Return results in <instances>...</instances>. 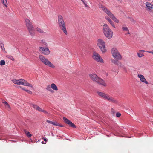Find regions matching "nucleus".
<instances>
[{"instance_id":"nucleus-17","label":"nucleus","mask_w":153,"mask_h":153,"mask_svg":"<svg viewBox=\"0 0 153 153\" xmlns=\"http://www.w3.org/2000/svg\"><path fill=\"white\" fill-rule=\"evenodd\" d=\"M28 30L30 35L33 36L35 34V30L33 27L28 29Z\"/></svg>"},{"instance_id":"nucleus-18","label":"nucleus","mask_w":153,"mask_h":153,"mask_svg":"<svg viewBox=\"0 0 153 153\" xmlns=\"http://www.w3.org/2000/svg\"><path fill=\"white\" fill-rule=\"evenodd\" d=\"M105 19L107 20L111 24V26L114 28H115L116 27L114 25V22H113L111 20L110 18L108 17L105 16Z\"/></svg>"},{"instance_id":"nucleus-31","label":"nucleus","mask_w":153,"mask_h":153,"mask_svg":"<svg viewBox=\"0 0 153 153\" xmlns=\"http://www.w3.org/2000/svg\"><path fill=\"white\" fill-rule=\"evenodd\" d=\"M5 105V107H6V108L7 109H8V110H10V109H11L10 107L9 104L8 103L6 105Z\"/></svg>"},{"instance_id":"nucleus-1","label":"nucleus","mask_w":153,"mask_h":153,"mask_svg":"<svg viewBox=\"0 0 153 153\" xmlns=\"http://www.w3.org/2000/svg\"><path fill=\"white\" fill-rule=\"evenodd\" d=\"M58 24L60 30L62 31L64 34L67 35V31L65 25V22L62 16L59 15L58 16Z\"/></svg>"},{"instance_id":"nucleus-8","label":"nucleus","mask_w":153,"mask_h":153,"mask_svg":"<svg viewBox=\"0 0 153 153\" xmlns=\"http://www.w3.org/2000/svg\"><path fill=\"white\" fill-rule=\"evenodd\" d=\"M92 58L95 61L100 63H104V61L100 55L94 51L92 55Z\"/></svg>"},{"instance_id":"nucleus-34","label":"nucleus","mask_w":153,"mask_h":153,"mask_svg":"<svg viewBox=\"0 0 153 153\" xmlns=\"http://www.w3.org/2000/svg\"><path fill=\"white\" fill-rule=\"evenodd\" d=\"M111 62L114 63V64H117V61L114 60V59H112L111 60Z\"/></svg>"},{"instance_id":"nucleus-7","label":"nucleus","mask_w":153,"mask_h":153,"mask_svg":"<svg viewBox=\"0 0 153 153\" xmlns=\"http://www.w3.org/2000/svg\"><path fill=\"white\" fill-rule=\"evenodd\" d=\"M111 52L113 56L115 59L121 60V59L122 56L116 48H112L111 50Z\"/></svg>"},{"instance_id":"nucleus-48","label":"nucleus","mask_w":153,"mask_h":153,"mask_svg":"<svg viewBox=\"0 0 153 153\" xmlns=\"http://www.w3.org/2000/svg\"><path fill=\"white\" fill-rule=\"evenodd\" d=\"M42 143H43V144H45V143H46L45 142V143H43V142H42Z\"/></svg>"},{"instance_id":"nucleus-2","label":"nucleus","mask_w":153,"mask_h":153,"mask_svg":"<svg viewBox=\"0 0 153 153\" xmlns=\"http://www.w3.org/2000/svg\"><path fill=\"white\" fill-rule=\"evenodd\" d=\"M103 32L105 37L108 39H111L113 36V32L107 24H104L102 28Z\"/></svg>"},{"instance_id":"nucleus-44","label":"nucleus","mask_w":153,"mask_h":153,"mask_svg":"<svg viewBox=\"0 0 153 153\" xmlns=\"http://www.w3.org/2000/svg\"><path fill=\"white\" fill-rule=\"evenodd\" d=\"M57 126H59L61 127H62L63 126L62 125H60L59 123V125H58Z\"/></svg>"},{"instance_id":"nucleus-32","label":"nucleus","mask_w":153,"mask_h":153,"mask_svg":"<svg viewBox=\"0 0 153 153\" xmlns=\"http://www.w3.org/2000/svg\"><path fill=\"white\" fill-rule=\"evenodd\" d=\"M137 54L138 57H141L144 56L143 54H140L138 53H137Z\"/></svg>"},{"instance_id":"nucleus-30","label":"nucleus","mask_w":153,"mask_h":153,"mask_svg":"<svg viewBox=\"0 0 153 153\" xmlns=\"http://www.w3.org/2000/svg\"><path fill=\"white\" fill-rule=\"evenodd\" d=\"M5 64V62L4 60H1L0 61V65L1 66L4 65Z\"/></svg>"},{"instance_id":"nucleus-9","label":"nucleus","mask_w":153,"mask_h":153,"mask_svg":"<svg viewBox=\"0 0 153 153\" xmlns=\"http://www.w3.org/2000/svg\"><path fill=\"white\" fill-rule=\"evenodd\" d=\"M39 51L44 55H48L50 54V51L48 47H40L39 48Z\"/></svg>"},{"instance_id":"nucleus-21","label":"nucleus","mask_w":153,"mask_h":153,"mask_svg":"<svg viewBox=\"0 0 153 153\" xmlns=\"http://www.w3.org/2000/svg\"><path fill=\"white\" fill-rule=\"evenodd\" d=\"M51 88L55 91H57L58 88L56 85L54 83H52L51 85Z\"/></svg>"},{"instance_id":"nucleus-22","label":"nucleus","mask_w":153,"mask_h":153,"mask_svg":"<svg viewBox=\"0 0 153 153\" xmlns=\"http://www.w3.org/2000/svg\"><path fill=\"white\" fill-rule=\"evenodd\" d=\"M25 133L26 135L28 137L30 138L31 137L32 135L30 134V133L27 131L25 129L24 130Z\"/></svg>"},{"instance_id":"nucleus-3","label":"nucleus","mask_w":153,"mask_h":153,"mask_svg":"<svg viewBox=\"0 0 153 153\" xmlns=\"http://www.w3.org/2000/svg\"><path fill=\"white\" fill-rule=\"evenodd\" d=\"M90 77L91 79L97 83L102 85L104 86H106V84L104 81L101 78H99L95 74H89Z\"/></svg>"},{"instance_id":"nucleus-37","label":"nucleus","mask_w":153,"mask_h":153,"mask_svg":"<svg viewBox=\"0 0 153 153\" xmlns=\"http://www.w3.org/2000/svg\"><path fill=\"white\" fill-rule=\"evenodd\" d=\"M0 45H1V48L3 50L4 49V50L5 49V48L4 47V46L3 44H0Z\"/></svg>"},{"instance_id":"nucleus-40","label":"nucleus","mask_w":153,"mask_h":153,"mask_svg":"<svg viewBox=\"0 0 153 153\" xmlns=\"http://www.w3.org/2000/svg\"><path fill=\"white\" fill-rule=\"evenodd\" d=\"M2 103L4 104V105H6L7 104H8L7 102L6 101L2 102Z\"/></svg>"},{"instance_id":"nucleus-42","label":"nucleus","mask_w":153,"mask_h":153,"mask_svg":"<svg viewBox=\"0 0 153 153\" xmlns=\"http://www.w3.org/2000/svg\"><path fill=\"white\" fill-rule=\"evenodd\" d=\"M147 52L149 53H151L153 54V50L151 51H147Z\"/></svg>"},{"instance_id":"nucleus-11","label":"nucleus","mask_w":153,"mask_h":153,"mask_svg":"<svg viewBox=\"0 0 153 153\" xmlns=\"http://www.w3.org/2000/svg\"><path fill=\"white\" fill-rule=\"evenodd\" d=\"M99 8H101L102 10L109 16H110L112 14L108 9L102 5H100Z\"/></svg>"},{"instance_id":"nucleus-38","label":"nucleus","mask_w":153,"mask_h":153,"mask_svg":"<svg viewBox=\"0 0 153 153\" xmlns=\"http://www.w3.org/2000/svg\"><path fill=\"white\" fill-rule=\"evenodd\" d=\"M42 112L43 113H44V114H48V113L47 112V111L45 110H42Z\"/></svg>"},{"instance_id":"nucleus-46","label":"nucleus","mask_w":153,"mask_h":153,"mask_svg":"<svg viewBox=\"0 0 153 153\" xmlns=\"http://www.w3.org/2000/svg\"><path fill=\"white\" fill-rule=\"evenodd\" d=\"M20 87V88H22V90H24L25 91V90H26L25 89H24V88H22L21 87Z\"/></svg>"},{"instance_id":"nucleus-29","label":"nucleus","mask_w":153,"mask_h":153,"mask_svg":"<svg viewBox=\"0 0 153 153\" xmlns=\"http://www.w3.org/2000/svg\"><path fill=\"white\" fill-rule=\"evenodd\" d=\"M2 3L4 5L6 8L7 7V0H5L2 2Z\"/></svg>"},{"instance_id":"nucleus-43","label":"nucleus","mask_w":153,"mask_h":153,"mask_svg":"<svg viewBox=\"0 0 153 153\" xmlns=\"http://www.w3.org/2000/svg\"><path fill=\"white\" fill-rule=\"evenodd\" d=\"M43 139L44 140V141H45L46 142H47V139L46 138H43Z\"/></svg>"},{"instance_id":"nucleus-24","label":"nucleus","mask_w":153,"mask_h":153,"mask_svg":"<svg viewBox=\"0 0 153 153\" xmlns=\"http://www.w3.org/2000/svg\"><path fill=\"white\" fill-rule=\"evenodd\" d=\"M120 67L122 68V69L126 73L127 72V69L126 68V67L124 65H122L121 63H120Z\"/></svg>"},{"instance_id":"nucleus-49","label":"nucleus","mask_w":153,"mask_h":153,"mask_svg":"<svg viewBox=\"0 0 153 153\" xmlns=\"http://www.w3.org/2000/svg\"><path fill=\"white\" fill-rule=\"evenodd\" d=\"M128 33L127 34H129L130 33L129 32V31L128 30Z\"/></svg>"},{"instance_id":"nucleus-12","label":"nucleus","mask_w":153,"mask_h":153,"mask_svg":"<svg viewBox=\"0 0 153 153\" xmlns=\"http://www.w3.org/2000/svg\"><path fill=\"white\" fill-rule=\"evenodd\" d=\"M106 100L111 103L115 104H117L118 103L117 100L115 99L110 96L109 95H108Z\"/></svg>"},{"instance_id":"nucleus-19","label":"nucleus","mask_w":153,"mask_h":153,"mask_svg":"<svg viewBox=\"0 0 153 153\" xmlns=\"http://www.w3.org/2000/svg\"><path fill=\"white\" fill-rule=\"evenodd\" d=\"M109 17L111 18L114 22L117 23H118L119 22V20L116 18L112 14Z\"/></svg>"},{"instance_id":"nucleus-13","label":"nucleus","mask_w":153,"mask_h":153,"mask_svg":"<svg viewBox=\"0 0 153 153\" xmlns=\"http://www.w3.org/2000/svg\"><path fill=\"white\" fill-rule=\"evenodd\" d=\"M25 25L27 29L33 27L32 25V23L30 20L28 19H25Z\"/></svg>"},{"instance_id":"nucleus-35","label":"nucleus","mask_w":153,"mask_h":153,"mask_svg":"<svg viewBox=\"0 0 153 153\" xmlns=\"http://www.w3.org/2000/svg\"><path fill=\"white\" fill-rule=\"evenodd\" d=\"M121 115V114L119 113H117L116 114V116L117 117H119Z\"/></svg>"},{"instance_id":"nucleus-27","label":"nucleus","mask_w":153,"mask_h":153,"mask_svg":"<svg viewBox=\"0 0 153 153\" xmlns=\"http://www.w3.org/2000/svg\"><path fill=\"white\" fill-rule=\"evenodd\" d=\"M82 2L83 3L85 7H89L87 5L86 3V1L85 0H81Z\"/></svg>"},{"instance_id":"nucleus-25","label":"nucleus","mask_w":153,"mask_h":153,"mask_svg":"<svg viewBox=\"0 0 153 153\" xmlns=\"http://www.w3.org/2000/svg\"><path fill=\"white\" fill-rule=\"evenodd\" d=\"M36 30L38 32L40 33H45V32L43 31L42 30L39 28H37L36 29Z\"/></svg>"},{"instance_id":"nucleus-23","label":"nucleus","mask_w":153,"mask_h":153,"mask_svg":"<svg viewBox=\"0 0 153 153\" xmlns=\"http://www.w3.org/2000/svg\"><path fill=\"white\" fill-rule=\"evenodd\" d=\"M46 89L48 91L51 92L52 93L53 92V91L52 90L51 86V85H48L47 86L46 88Z\"/></svg>"},{"instance_id":"nucleus-47","label":"nucleus","mask_w":153,"mask_h":153,"mask_svg":"<svg viewBox=\"0 0 153 153\" xmlns=\"http://www.w3.org/2000/svg\"><path fill=\"white\" fill-rule=\"evenodd\" d=\"M131 21H134V20L133 19H131Z\"/></svg>"},{"instance_id":"nucleus-16","label":"nucleus","mask_w":153,"mask_h":153,"mask_svg":"<svg viewBox=\"0 0 153 153\" xmlns=\"http://www.w3.org/2000/svg\"><path fill=\"white\" fill-rule=\"evenodd\" d=\"M31 105L34 109H36V110L38 111L39 112H42L43 110L42 108L35 104H31Z\"/></svg>"},{"instance_id":"nucleus-6","label":"nucleus","mask_w":153,"mask_h":153,"mask_svg":"<svg viewBox=\"0 0 153 153\" xmlns=\"http://www.w3.org/2000/svg\"><path fill=\"white\" fill-rule=\"evenodd\" d=\"M97 44L102 53H105L106 52L105 42L102 39H98Z\"/></svg>"},{"instance_id":"nucleus-20","label":"nucleus","mask_w":153,"mask_h":153,"mask_svg":"<svg viewBox=\"0 0 153 153\" xmlns=\"http://www.w3.org/2000/svg\"><path fill=\"white\" fill-rule=\"evenodd\" d=\"M146 5L148 9L150 10L151 9H153V5L149 2H146Z\"/></svg>"},{"instance_id":"nucleus-15","label":"nucleus","mask_w":153,"mask_h":153,"mask_svg":"<svg viewBox=\"0 0 153 153\" xmlns=\"http://www.w3.org/2000/svg\"><path fill=\"white\" fill-rule=\"evenodd\" d=\"M138 77L140 79L141 81L145 83L146 84H148V82L146 81L143 75L141 74H138Z\"/></svg>"},{"instance_id":"nucleus-45","label":"nucleus","mask_w":153,"mask_h":153,"mask_svg":"<svg viewBox=\"0 0 153 153\" xmlns=\"http://www.w3.org/2000/svg\"><path fill=\"white\" fill-rule=\"evenodd\" d=\"M139 51L141 52H145V51L144 50H140Z\"/></svg>"},{"instance_id":"nucleus-28","label":"nucleus","mask_w":153,"mask_h":153,"mask_svg":"<svg viewBox=\"0 0 153 153\" xmlns=\"http://www.w3.org/2000/svg\"><path fill=\"white\" fill-rule=\"evenodd\" d=\"M122 29L123 30H124L126 31H128V28L126 27L123 26L122 27Z\"/></svg>"},{"instance_id":"nucleus-36","label":"nucleus","mask_w":153,"mask_h":153,"mask_svg":"<svg viewBox=\"0 0 153 153\" xmlns=\"http://www.w3.org/2000/svg\"><path fill=\"white\" fill-rule=\"evenodd\" d=\"M25 91L29 94H32V92L30 90H25Z\"/></svg>"},{"instance_id":"nucleus-39","label":"nucleus","mask_w":153,"mask_h":153,"mask_svg":"<svg viewBox=\"0 0 153 153\" xmlns=\"http://www.w3.org/2000/svg\"><path fill=\"white\" fill-rule=\"evenodd\" d=\"M46 121H47V122H48V123H50V124H52V123H53V122L52 121H50V120H46Z\"/></svg>"},{"instance_id":"nucleus-14","label":"nucleus","mask_w":153,"mask_h":153,"mask_svg":"<svg viewBox=\"0 0 153 153\" xmlns=\"http://www.w3.org/2000/svg\"><path fill=\"white\" fill-rule=\"evenodd\" d=\"M97 93L99 96L105 100H106L108 95V94H105V93L100 91L97 92Z\"/></svg>"},{"instance_id":"nucleus-41","label":"nucleus","mask_w":153,"mask_h":153,"mask_svg":"<svg viewBox=\"0 0 153 153\" xmlns=\"http://www.w3.org/2000/svg\"><path fill=\"white\" fill-rule=\"evenodd\" d=\"M2 103L4 104V105H6L7 104H8L7 102L6 101L2 102Z\"/></svg>"},{"instance_id":"nucleus-33","label":"nucleus","mask_w":153,"mask_h":153,"mask_svg":"<svg viewBox=\"0 0 153 153\" xmlns=\"http://www.w3.org/2000/svg\"><path fill=\"white\" fill-rule=\"evenodd\" d=\"M52 124H53L54 125L57 126L58 125H59V123H58L57 122L55 121V122H53V123H52Z\"/></svg>"},{"instance_id":"nucleus-26","label":"nucleus","mask_w":153,"mask_h":153,"mask_svg":"<svg viewBox=\"0 0 153 153\" xmlns=\"http://www.w3.org/2000/svg\"><path fill=\"white\" fill-rule=\"evenodd\" d=\"M6 57L8 59L12 60V61L14 60V59L13 57L12 56L10 55H8L6 56Z\"/></svg>"},{"instance_id":"nucleus-10","label":"nucleus","mask_w":153,"mask_h":153,"mask_svg":"<svg viewBox=\"0 0 153 153\" xmlns=\"http://www.w3.org/2000/svg\"><path fill=\"white\" fill-rule=\"evenodd\" d=\"M63 120L66 124L68 125L70 127L74 128H75L76 127V126L69 120L67 119L66 117H63Z\"/></svg>"},{"instance_id":"nucleus-4","label":"nucleus","mask_w":153,"mask_h":153,"mask_svg":"<svg viewBox=\"0 0 153 153\" xmlns=\"http://www.w3.org/2000/svg\"><path fill=\"white\" fill-rule=\"evenodd\" d=\"M12 82L15 84L18 85H22L25 86H28L33 88L32 84L28 83L26 80L23 79H14L12 80Z\"/></svg>"},{"instance_id":"nucleus-5","label":"nucleus","mask_w":153,"mask_h":153,"mask_svg":"<svg viewBox=\"0 0 153 153\" xmlns=\"http://www.w3.org/2000/svg\"><path fill=\"white\" fill-rule=\"evenodd\" d=\"M39 58L40 61L45 65L53 68H55V66L49 61V60L42 55H40Z\"/></svg>"}]
</instances>
